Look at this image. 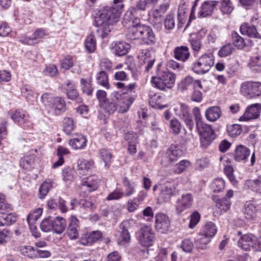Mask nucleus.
Returning <instances> with one entry per match:
<instances>
[{"label": "nucleus", "mask_w": 261, "mask_h": 261, "mask_svg": "<svg viewBox=\"0 0 261 261\" xmlns=\"http://www.w3.org/2000/svg\"><path fill=\"white\" fill-rule=\"evenodd\" d=\"M123 8V0H114L113 6L106 7L100 10L95 17V23L99 28L97 31L104 38L111 32L113 25L118 20Z\"/></svg>", "instance_id": "1"}, {"label": "nucleus", "mask_w": 261, "mask_h": 261, "mask_svg": "<svg viewBox=\"0 0 261 261\" xmlns=\"http://www.w3.org/2000/svg\"><path fill=\"white\" fill-rule=\"evenodd\" d=\"M41 100L45 106L47 113L51 116L60 115L66 110V103L60 97H52L48 93L43 94Z\"/></svg>", "instance_id": "2"}, {"label": "nucleus", "mask_w": 261, "mask_h": 261, "mask_svg": "<svg viewBox=\"0 0 261 261\" xmlns=\"http://www.w3.org/2000/svg\"><path fill=\"white\" fill-rule=\"evenodd\" d=\"M214 64V57L211 54L201 56L193 64L192 69L199 74L208 72Z\"/></svg>", "instance_id": "3"}, {"label": "nucleus", "mask_w": 261, "mask_h": 261, "mask_svg": "<svg viewBox=\"0 0 261 261\" xmlns=\"http://www.w3.org/2000/svg\"><path fill=\"white\" fill-rule=\"evenodd\" d=\"M176 75L170 72H163L158 77H152L151 82L155 87L161 90L171 89L174 85Z\"/></svg>", "instance_id": "4"}, {"label": "nucleus", "mask_w": 261, "mask_h": 261, "mask_svg": "<svg viewBox=\"0 0 261 261\" xmlns=\"http://www.w3.org/2000/svg\"><path fill=\"white\" fill-rule=\"evenodd\" d=\"M200 136V143L202 147H207L215 139L216 135L214 130L210 125L203 124L199 127H196Z\"/></svg>", "instance_id": "5"}, {"label": "nucleus", "mask_w": 261, "mask_h": 261, "mask_svg": "<svg viewBox=\"0 0 261 261\" xmlns=\"http://www.w3.org/2000/svg\"><path fill=\"white\" fill-rule=\"evenodd\" d=\"M241 92L248 98H252L261 95V83L258 82H245L242 84Z\"/></svg>", "instance_id": "6"}, {"label": "nucleus", "mask_w": 261, "mask_h": 261, "mask_svg": "<svg viewBox=\"0 0 261 261\" xmlns=\"http://www.w3.org/2000/svg\"><path fill=\"white\" fill-rule=\"evenodd\" d=\"M139 243L146 247L153 245L155 240V234L150 226L145 225L141 227L138 232Z\"/></svg>", "instance_id": "7"}, {"label": "nucleus", "mask_w": 261, "mask_h": 261, "mask_svg": "<svg viewBox=\"0 0 261 261\" xmlns=\"http://www.w3.org/2000/svg\"><path fill=\"white\" fill-rule=\"evenodd\" d=\"M113 100H116L117 108L119 107V112L121 113L126 112L130 105L134 101V98L132 97H127L122 95V93L119 92L115 91L113 93Z\"/></svg>", "instance_id": "8"}, {"label": "nucleus", "mask_w": 261, "mask_h": 261, "mask_svg": "<svg viewBox=\"0 0 261 261\" xmlns=\"http://www.w3.org/2000/svg\"><path fill=\"white\" fill-rule=\"evenodd\" d=\"M129 224L127 221H123L120 225V235L117 239L118 245L124 247L127 246L131 240V236L128 231Z\"/></svg>", "instance_id": "9"}, {"label": "nucleus", "mask_w": 261, "mask_h": 261, "mask_svg": "<svg viewBox=\"0 0 261 261\" xmlns=\"http://www.w3.org/2000/svg\"><path fill=\"white\" fill-rule=\"evenodd\" d=\"M261 112V104H252L246 109L243 116L240 117V121H247L257 118Z\"/></svg>", "instance_id": "10"}, {"label": "nucleus", "mask_w": 261, "mask_h": 261, "mask_svg": "<svg viewBox=\"0 0 261 261\" xmlns=\"http://www.w3.org/2000/svg\"><path fill=\"white\" fill-rule=\"evenodd\" d=\"M155 228L161 233H166L170 225L169 217L164 214H158L155 215Z\"/></svg>", "instance_id": "11"}, {"label": "nucleus", "mask_w": 261, "mask_h": 261, "mask_svg": "<svg viewBox=\"0 0 261 261\" xmlns=\"http://www.w3.org/2000/svg\"><path fill=\"white\" fill-rule=\"evenodd\" d=\"M98 186V180L95 176H89L83 179L80 189L81 190L80 194L82 192H86V190L89 192H91L96 190Z\"/></svg>", "instance_id": "12"}, {"label": "nucleus", "mask_w": 261, "mask_h": 261, "mask_svg": "<svg viewBox=\"0 0 261 261\" xmlns=\"http://www.w3.org/2000/svg\"><path fill=\"white\" fill-rule=\"evenodd\" d=\"M193 196L190 193L183 194L178 199L176 203V209L178 213H180L186 209L191 206L193 203Z\"/></svg>", "instance_id": "13"}, {"label": "nucleus", "mask_w": 261, "mask_h": 261, "mask_svg": "<svg viewBox=\"0 0 261 261\" xmlns=\"http://www.w3.org/2000/svg\"><path fill=\"white\" fill-rule=\"evenodd\" d=\"M176 193V187L174 184H168L162 187L160 198L164 202L169 201L171 197Z\"/></svg>", "instance_id": "14"}, {"label": "nucleus", "mask_w": 261, "mask_h": 261, "mask_svg": "<svg viewBox=\"0 0 261 261\" xmlns=\"http://www.w3.org/2000/svg\"><path fill=\"white\" fill-rule=\"evenodd\" d=\"M240 32L243 35H247L250 38L261 40V35L257 32L254 25L243 23L240 27Z\"/></svg>", "instance_id": "15"}, {"label": "nucleus", "mask_w": 261, "mask_h": 261, "mask_svg": "<svg viewBox=\"0 0 261 261\" xmlns=\"http://www.w3.org/2000/svg\"><path fill=\"white\" fill-rule=\"evenodd\" d=\"M180 116L185 123L186 126L192 130L194 126V122L192 117L189 113V109L187 105L181 103L180 105Z\"/></svg>", "instance_id": "16"}, {"label": "nucleus", "mask_w": 261, "mask_h": 261, "mask_svg": "<svg viewBox=\"0 0 261 261\" xmlns=\"http://www.w3.org/2000/svg\"><path fill=\"white\" fill-rule=\"evenodd\" d=\"M145 25L138 24L132 25L129 29L128 36L131 40L141 39Z\"/></svg>", "instance_id": "17"}, {"label": "nucleus", "mask_w": 261, "mask_h": 261, "mask_svg": "<svg viewBox=\"0 0 261 261\" xmlns=\"http://www.w3.org/2000/svg\"><path fill=\"white\" fill-rule=\"evenodd\" d=\"M255 237L252 234H245L238 241V246L243 250H249L254 244Z\"/></svg>", "instance_id": "18"}, {"label": "nucleus", "mask_w": 261, "mask_h": 261, "mask_svg": "<svg viewBox=\"0 0 261 261\" xmlns=\"http://www.w3.org/2000/svg\"><path fill=\"white\" fill-rule=\"evenodd\" d=\"M17 216L15 213L0 212V226L10 225L16 222Z\"/></svg>", "instance_id": "19"}, {"label": "nucleus", "mask_w": 261, "mask_h": 261, "mask_svg": "<svg viewBox=\"0 0 261 261\" xmlns=\"http://www.w3.org/2000/svg\"><path fill=\"white\" fill-rule=\"evenodd\" d=\"M182 154V150L177 145L172 144L166 152L168 162L173 163L177 160L178 157Z\"/></svg>", "instance_id": "20"}, {"label": "nucleus", "mask_w": 261, "mask_h": 261, "mask_svg": "<svg viewBox=\"0 0 261 261\" xmlns=\"http://www.w3.org/2000/svg\"><path fill=\"white\" fill-rule=\"evenodd\" d=\"M217 3V1H206L204 2L199 12V17H204L211 15Z\"/></svg>", "instance_id": "21"}, {"label": "nucleus", "mask_w": 261, "mask_h": 261, "mask_svg": "<svg viewBox=\"0 0 261 261\" xmlns=\"http://www.w3.org/2000/svg\"><path fill=\"white\" fill-rule=\"evenodd\" d=\"M174 55L176 59L185 62L190 57L189 48L186 46L176 47L174 49Z\"/></svg>", "instance_id": "22"}, {"label": "nucleus", "mask_w": 261, "mask_h": 261, "mask_svg": "<svg viewBox=\"0 0 261 261\" xmlns=\"http://www.w3.org/2000/svg\"><path fill=\"white\" fill-rule=\"evenodd\" d=\"M249 149L243 145L238 146L236 149L234 155L235 161L237 162H245L250 155Z\"/></svg>", "instance_id": "23"}, {"label": "nucleus", "mask_w": 261, "mask_h": 261, "mask_svg": "<svg viewBox=\"0 0 261 261\" xmlns=\"http://www.w3.org/2000/svg\"><path fill=\"white\" fill-rule=\"evenodd\" d=\"M70 219V221L67 228V234L70 239L74 240L78 237L77 230L78 220L74 216H71Z\"/></svg>", "instance_id": "24"}, {"label": "nucleus", "mask_w": 261, "mask_h": 261, "mask_svg": "<svg viewBox=\"0 0 261 261\" xmlns=\"http://www.w3.org/2000/svg\"><path fill=\"white\" fill-rule=\"evenodd\" d=\"M257 210L255 204L250 202H246L244 210L245 218L250 221L253 220L256 217Z\"/></svg>", "instance_id": "25"}, {"label": "nucleus", "mask_w": 261, "mask_h": 261, "mask_svg": "<svg viewBox=\"0 0 261 261\" xmlns=\"http://www.w3.org/2000/svg\"><path fill=\"white\" fill-rule=\"evenodd\" d=\"M130 47V45L125 42H118L115 43L113 49L116 55L122 56L127 54Z\"/></svg>", "instance_id": "26"}, {"label": "nucleus", "mask_w": 261, "mask_h": 261, "mask_svg": "<svg viewBox=\"0 0 261 261\" xmlns=\"http://www.w3.org/2000/svg\"><path fill=\"white\" fill-rule=\"evenodd\" d=\"M94 162L91 160H79L77 162V171L80 174L85 175L91 169Z\"/></svg>", "instance_id": "27"}, {"label": "nucleus", "mask_w": 261, "mask_h": 261, "mask_svg": "<svg viewBox=\"0 0 261 261\" xmlns=\"http://www.w3.org/2000/svg\"><path fill=\"white\" fill-rule=\"evenodd\" d=\"M86 139L84 136L77 135L69 140V144L74 149H81L86 146Z\"/></svg>", "instance_id": "28"}, {"label": "nucleus", "mask_w": 261, "mask_h": 261, "mask_svg": "<svg viewBox=\"0 0 261 261\" xmlns=\"http://www.w3.org/2000/svg\"><path fill=\"white\" fill-rule=\"evenodd\" d=\"M221 115L220 108L218 107H212L205 111L206 118L210 121H215L219 119Z\"/></svg>", "instance_id": "29"}, {"label": "nucleus", "mask_w": 261, "mask_h": 261, "mask_svg": "<svg viewBox=\"0 0 261 261\" xmlns=\"http://www.w3.org/2000/svg\"><path fill=\"white\" fill-rule=\"evenodd\" d=\"M100 107L105 111V113L109 115L112 114L116 111L117 109V104L116 100H113V93L112 94L111 100H107L103 103H101Z\"/></svg>", "instance_id": "30"}, {"label": "nucleus", "mask_w": 261, "mask_h": 261, "mask_svg": "<svg viewBox=\"0 0 261 261\" xmlns=\"http://www.w3.org/2000/svg\"><path fill=\"white\" fill-rule=\"evenodd\" d=\"M66 227V220L62 217H57L53 221V231L58 234H61Z\"/></svg>", "instance_id": "31"}, {"label": "nucleus", "mask_w": 261, "mask_h": 261, "mask_svg": "<svg viewBox=\"0 0 261 261\" xmlns=\"http://www.w3.org/2000/svg\"><path fill=\"white\" fill-rule=\"evenodd\" d=\"M141 40L146 44H153L155 42V37L152 29L146 25L143 31V36Z\"/></svg>", "instance_id": "32"}, {"label": "nucleus", "mask_w": 261, "mask_h": 261, "mask_svg": "<svg viewBox=\"0 0 261 261\" xmlns=\"http://www.w3.org/2000/svg\"><path fill=\"white\" fill-rule=\"evenodd\" d=\"M210 239L202 233H199L195 240L196 247L198 249H206L207 244L210 242Z\"/></svg>", "instance_id": "33"}, {"label": "nucleus", "mask_w": 261, "mask_h": 261, "mask_svg": "<svg viewBox=\"0 0 261 261\" xmlns=\"http://www.w3.org/2000/svg\"><path fill=\"white\" fill-rule=\"evenodd\" d=\"M214 201L216 203V206L221 211L226 212L229 210L231 202L226 198H219L215 197L213 198Z\"/></svg>", "instance_id": "34"}, {"label": "nucleus", "mask_w": 261, "mask_h": 261, "mask_svg": "<svg viewBox=\"0 0 261 261\" xmlns=\"http://www.w3.org/2000/svg\"><path fill=\"white\" fill-rule=\"evenodd\" d=\"M249 66L252 71L255 72H261V56L251 57Z\"/></svg>", "instance_id": "35"}, {"label": "nucleus", "mask_w": 261, "mask_h": 261, "mask_svg": "<svg viewBox=\"0 0 261 261\" xmlns=\"http://www.w3.org/2000/svg\"><path fill=\"white\" fill-rule=\"evenodd\" d=\"M85 46L86 49L89 53H93L95 50L96 42V39L93 34H90L87 36L85 42Z\"/></svg>", "instance_id": "36"}, {"label": "nucleus", "mask_w": 261, "mask_h": 261, "mask_svg": "<svg viewBox=\"0 0 261 261\" xmlns=\"http://www.w3.org/2000/svg\"><path fill=\"white\" fill-rule=\"evenodd\" d=\"M149 105L154 108L163 109L167 107V105L162 104V99L161 96L154 95L149 100Z\"/></svg>", "instance_id": "37"}, {"label": "nucleus", "mask_w": 261, "mask_h": 261, "mask_svg": "<svg viewBox=\"0 0 261 261\" xmlns=\"http://www.w3.org/2000/svg\"><path fill=\"white\" fill-rule=\"evenodd\" d=\"M20 253L29 258L36 257V250L31 246H21L18 248Z\"/></svg>", "instance_id": "38"}, {"label": "nucleus", "mask_w": 261, "mask_h": 261, "mask_svg": "<svg viewBox=\"0 0 261 261\" xmlns=\"http://www.w3.org/2000/svg\"><path fill=\"white\" fill-rule=\"evenodd\" d=\"M158 0H139L135 7L132 9L137 11H145L147 7L151 4H155Z\"/></svg>", "instance_id": "39"}, {"label": "nucleus", "mask_w": 261, "mask_h": 261, "mask_svg": "<svg viewBox=\"0 0 261 261\" xmlns=\"http://www.w3.org/2000/svg\"><path fill=\"white\" fill-rule=\"evenodd\" d=\"M216 232L217 228L215 224L209 222L205 225L202 234L211 239L214 236Z\"/></svg>", "instance_id": "40"}, {"label": "nucleus", "mask_w": 261, "mask_h": 261, "mask_svg": "<svg viewBox=\"0 0 261 261\" xmlns=\"http://www.w3.org/2000/svg\"><path fill=\"white\" fill-rule=\"evenodd\" d=\"M234 50L233 45L231 43H227L220 48L218 54L220 57L224 58L230 55Z\"/></svg>", "instance_id": "41"}, {"label": "nucleus", "mask_w": 261, "mask_h": 261, "mask_svg": "<svg viewBox=\"0 0 261 261\" xmlns=\"http://www.w3.org/2000/svg\"><path fill=\"white\" fill-rule=\"evenodd\" d=\"M193 78L192 76H187L179 83L178 89L181 91L187 90L193 85Z\"/></svg>", "instance_id": "42"}, {"label": "nucleus", "mask_w": 261, "mask_h": 261, "mask_svg": "<svg viewBox=\"0 0 261 261\" xmlns=\"http://www.w3.org/2000/svg\"><path fill=\"white\" fill-rule=\"evenodd\" d=\"M123 184L125 188V192L123 193L126 197H129L133 195L135 191V184L131 182L126 177H124L123 180Z\"/></svg>", "instance_id": "43"}, {"label": "nucleus", "mask_w": 261, "mask_h": 261, "mask_svg": "<svg viewBox=\"0 0 261 261\" xmlns=\"http://www.w3.org/2000/svg\"><path fill=\"white\" fill-rule=\"evenodd\" d=\"M11 118L15 122H25L24 118L25 114L23 111L20 110H17L11 112Z\"/></svg>", "instance_id": "44"}, {"label": "nucleus", "mask_w": 261, "mask_h": 261, "mask_svg": "<svg viewBox=\"0 0 261 261\" xmlns=\"http://www.w3.org/2000/svg\"><path fill=\"white\" fill-rule=\"evenodd\" d=\"M231 37L233 45H234L239 49H242L245 46V43L244 39L237 32H232L231 34Z\"/></svg>", "instance_id": "45"}, {"label": "nucleus", "mask_w": 261, "mask_h": 261, "mask_svg": "<svg viewBox=\"0 0 261 261\" xmlns=\"http://www.w3.org/2000/svg\"><path fill=\"white\" fill-rule=\"evenodd\" d=\"M169 127L170 132L174 135H177L180 132L182 125L179 120L174 118L170 121Z\"/></svg>", "instance_id": "46"}, {"label": "nucleus", "mask_w": 261, "mask_h": 261, "mask_svg": "<svg viewBox=\"0 0 261 261\" xmlns=\"http://www.w3.org/2000/svg\"><path fill=\"white\" fill-rule=\"evenodd\" d=\"M227 131L230 136L235 137L241 133L242 128L240 125L237 124L228 125Z\"/></svg>", "instance_id": "47"}, {"label": "nucleus", "mask_w": 261, "mask_h": 261, "mask_svg": "<svg viewBox=\"0 0 261 261\" xmlns=\"http://www.w3.org/2000/svg\"><path fill=\"white\" fill-rule=\"evenodd\" d=\"M63 129L67 135H70L74 129L73 121L70 118H65L63 122Z\"/></svg>", "instance_id": "48"}, {"label": "nucleus", "mask_w": 261, "mask_h": 261, "mask_svg": "<svg viewBox=\"0 0 261 261\" xmlns=\"http://www.w3.org/2000/svg\"><path fill=\"white\" fill-rule=\"evenodd\" d=\"M51 181H44L40 187L39 196L40 198H43L48 193L52 187Z\"/></svg>", "instance_id": "49"}, {"label": "nucleus", "mask_w": 261, "mask_h": 261, "mask_svg": "<svg viewBox=\"0 0 261 261\" xmlns=\"http://www.w3.org/2000/svg\"><path fill=\"white\" fill-rule=\"evenodd\" d=\"M220 10L222 13L229 14L233 10V7L229 0H222Z\"/></svg>", "instance_id": "50"}, {"label": "nucleus", "mask_w": 261, "mask_h": 261, "mask_svg": "<svg viewBox=\"0 0 261 261\" xmlns=\"http://www.w3.org/2000/svg\"><path fill=\"white\" fill-rule=\"evenodd\" d=\"M96 80L98 84L107 88H109L108 75L104 71H100L97 74Z\"/></svg>", "instance_id": "51"}, {"label": "nucleus", "mask_w": 261, "mask_h": 261, "mask_svg": "<svg viewBox=\"0 0 261 261\" xmlns=\"http://www.w3.org/2000/svg\"><path fill=\"white\" fill-rule=\"evenodd\" d=\"M186 10L187 8L185 4H182L179 5L177 12V19L179 24H182L185 23Z\"/></svg>", "instance_id": "52"}, {"label": "nucleus", "mask_w": 261, "mask_h": 261, "mask_svg": "<svg viewBox=\"0 0 261 261\" xmlns=\"http://www.w3.org/2000/svg\"><path fill=\"white\" fill-rule=\"evenodd\" d=\"M175 24L174 14L173 13H170L167 15L165 19V27L166 29L170 30L174 28Z\"/></svg>", "instance_id": "53"}, {"label": "nucleus", "mask_w": 261, "mask_h": 261, "mask_svg": "<svg viewBox=\"0 0 261 261\" xmlns=\"http://www.w3.org/2000/svg\"><path fill=\"white\" fill-rule=\"evenodd\" d=\"M99 154L101 159L105 163V166L108 167L109 163L110 162L112 155L111 153L107 149H101L99 151Z\"/></svg>", "instance_id": "54"}, {"label": "nucleus", "mask_w": 261, "mask_h": 261, "mask_svg": "<svg viewBox=\"0 0 261 261\" xmlns=\"http://www.w3.org/2000/svg\"><path fill=\"white\" fill-rule=\"evenodd\" d=\"M40 228L44 232L53 230V221L50 218L44 219L40 224Z\"/></svg>", "instance_id": "55"}, {"label": "nucleus", "mask_w": 261, "mask_h": 261, "mask_svg": "<svg viewBox=\"0 0 261 261\" xmlns=\"http://www.w3.org/2000/svg\"><path fill=\"white\" fill-rule=\"evenodd\" d=\"M211 187L214 192H220L224 189V181L221 178L216 179L212 182Z\"/></svg>", "instance_id": "56"}, {"label": "nucleus", "mask_w": 261, "mask_h": 261, "mask_svg": "<svg viewBox=\"0 0 261 261\" xmlns=\"http://www.w3.org/2000/svg\"><path fill=\"white\" fill-rule=\"evenodd\" d=\"M42 212V209L39 208L33 213L29 215L27 221L29 225L34 224V223L38 220Z\"/></svg>", "instance_id": "57"}, {"label": "nucleus", "mask_w": 261, "mask_h": 261, "mask_svg": "<svg viewBox=\"0 0 261 261\" xmlns=\"http://www.w3.org/2000/svg\"><path fill=\"white\" fill-rule=\"evenodd\" d=\"M191 166V163L188 160H182L176 164L174 171L177 173H181L187 168Z\"/></svg>", "instance_id": "58"}, {"label": "nucleus", "mask_w": 261, "mask_h": 261, "mask_svg": "<svg viewBox=\"0 0 261 261\" xmlns=\"http://www.w3.org/2000/svg\"><path fill=\"white\" fill-rule=\"evenodd\" d=\"M116 85L118 88H123L124 91L120 93H122V95H124L125 94H126L129 91L131 92L136 87L135 83H132L128 85L125 86L124 83L118 82Z\"/></svg>", "instance_id": "59"}, {"label": "nucleus", "mask_w": 261, "mask_h": 261, "mask_svg": "<svg viewBox=\"0 0 261 261\" xmlns=\"http://www.w3.org/2000/svg\"><path fill=\"white\" fill-rule=\"evenodd\" d=\"M81 83L83 92L86 93L88 95H91L93 89L91 87L90 83L84 79H82L81 80Z\"/></svg>", "instance_id": "60"}, {"label": "nucleus", "mask_w": 261, "mask_h": 261, "mask_svg": "<svg viewBox=\"0 0 261 261\" xmlns=\"http://www.w3.org/2000/svg\"><path fill=\"white\" fill-rule=\"evenodd\" d=\"M193 115L195 117L196 122V127H199V126H201L204 123L201 120V116L200 111L198 107H195L192 111Z\"/></svg>", "instance_id": "61"}, {"label": "nucleus", "mask_w": 261, "mask_h": 261, "mask_svg": "<svg viewBox=\"0 0 261 261\" xmlns=\"http://www.w3.org/2000/svg\"><path fill=\"white\" fill-rule=\"evenodd\" d=\"M102 237V233L99 231H93L91 232L87 238L88 243H93L97 241Z\"/></svg>", "instance_id": "62"}, {"label": "nucleus", "mask_w": 261, "mask_h": 261, "mask_svg": "<svg viewBox=\"0 0 261 261\" xmlns=\"http://www.w3.org/2000/svg\"><path fill=\"white\" fill-rule=\"evenodd\" d=\"M194 245L190 239H185L182 241L181 247L186 252H191L193 250Z\"/></svg>", "instance_id": "63"}, {"label": "nucleus", "mask_w": 261, "mask_h": 261, "mask_svg": "<svg viewBox=\"0 0 261 261\" xmlns=\"http://www.w3.org/2000/svg\"><path fill=\"white\" fill-rule=\"evenodd\" d=\"M200 219V215L197 212H194L190 216L189 227H194L199 222Z\"/></svg>", "instance_id": "64"}]
</instances>
